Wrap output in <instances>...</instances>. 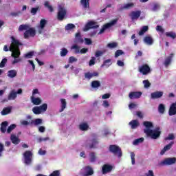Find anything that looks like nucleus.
<instances>
[{
  "label": "nucleus",
  "instance_id": "47",
  "mask_svg": "<svg viewBox=\"0 0 176 176\" xmlns=\"http://www.w3.org/2000/svg\"><path fill=\"white\" fill-rule=\"evenodd\" d=\"M78 61V58L75 56H70L69 57L68 63L69 64H74V63H76Z\"/></svg>",
  "mask_w": 176,
  "mask_h": 176
},
{
  "label": "nucleus",
  "instance_id": "33",
  "mask_svg": "<svg viewBox=\"0 0 176 176\" xmlns=\"http://www.w3.org/2000/svg\"><path fill=\"white\" fill-rule=\"evenodd\" d=\"M8 121H4L1 123V126L0 128L1 133H6V127H8Z\"/></svg>",
  "mask_w": 176,
  "mask_h": 176
},
{
  "label": "nucleus",
  "instance_id": "28",
  "mask_svg": "<svg viewBox=\"0 0 176 176\" xmlns=\"http://www.w3.org/2000/svg\"><path fill=\"white\" fill-rule=\"evenodd\" d=\"M129 126H131V129H137V127H138V126H140V122L137 120H133L129 122Z\"/></svg>",
  "mask_w": 176,
  "mask_h": 176
},
{
  "label": "nucleus",
  "instance_id": "43",
  "mask_svg": "<svg viewBox=\"0 0 176 176\" xmlns=\"http://www.w3.org/2000/svg\"><path fill=\"white\" fill-rule=\"evenodd\" d=\"M107 47H109V49H115L118 47V43L116 42L109 43L107 44Z\"/></svg>",
  "mask_w": 176,
  "mask_h": 176
},
{
  "label": "nucleus",
  "instance_id": "50",
  "mask_svg": "<svg viewBox=\"0 0 176 176\" xmlns=\"http://www.w3.org/2000/svg\"><path fill=\"white\" fill-rule=\"evenodd\" d=\"M165 141H171L173 140H175V136H174V134L170 133L168 137L164 138Z\"/></svg>",
  "mask_w": 176,
  "mask_h": 176
},
{
  "label": "nucleus",
  "instance_id": "46",
  "mask_svg": "<svg viewBox=\"0 0 176 176\" xmlns=\"http://www.w3.org/2000/svg\"><path fill=\"white\" fill-rule=\"evenodd\" d=\"M16 127V125L15 124H11L10 126H8L7 129V133L8 134H10V133H12V131H13V130H14Z\"/></svg>",
  "mask_w": 176,
  "mask_h": 176
},
{
  "label": "nucleus",
  "instance_id": "39",
  "mask_svg": "<svg viewBox=\"0 0 176 176\" xmlns=\"http://www.w3.org/2000/svg\"><path fill=\"white\" fill-rule=\"evenodd\" d=\"M74 28H76V26H75L74 23H68L65 27V31H70V30H74Z\"/></svg>",
  "mask_w": 176,
  "mask_h": 176
},
{
  "label": "nucleus",
  "instance_id": "60",
  "mask_svg": "<svg viewBox=\"0 0 176 176\" xmlns=\"http://www.w3.org/2000/svg\"><path fill=\"white\" fill-rule=\"evenodd\" d=\"M104 53H105V51H96V54H95V56L96 57H101V56H102V54H104Z\"/></svg>",
  "mask_w": 176,
  "mask_h": 176
},
{
  "label": "nucleus",
  "instance_id": "55",
  "mask_svg": "<svg viewBox=\"0 0 176 176\" xmlns=\"http://www.w3.org/2000/svg\"><path fill=\"white\" fill-rule=\"evenodd\" d=\"M160 9V4L159 3H155L153 5V7L152 8L153 12H157V10H159Z\"/></svg>",
  "mask_w": 176,
  "mask_h": 176
},
{
  "label": "nucleus",
  "instance_id": "1",
  "mask_svg": "<svg viewBox=\"0 0 176 176\" xmlns=\"http://www.w3.org/2000/svg\"><path fill=\"white\" fill-rule=\"evenodd\" d=\"M143 124L146 127V129H144V131L147 137H151L152 140H157V138L160 137V134H162L160 127H157L154 130L151 129L153 127V124L149 121H144Z\"/></svg>",
  "mask_w": 176,
  "mask_h": 176
},
{
  "label": "nucleus",
  "instance_id": "37",
  "mask_svg": "<svg viewBox=\"0 0 176 176\" xmlns=\"http://www.w3.org/2000/svg\"><path fill=\"white\" fill-rule=\"evenodd\" d=\"M10 112H12V109L10 107H6L1 111V115L5 116V115H8V113H10Z\"/></svg>",
  "mask_w": 176,
  "mask_h": 176
},
{
  "label": "nucleus",
  "instance_id": "36",
  "mask_svg": "<svg viewBox=\"0 0 176 176\" xmlns=\"http://www.w3.org/2000/svg\"><path fill=\"white\" fill-rule=\"evenodd\" d=\"M44 6L45 8H47V9H48L51 13L54 12L53 6H50V3H49V1H45Z\"/></svg>",
  "mask_w": 176,
  "mask_h": 176
},
{
  "label": "nucleus",
  "instance_id": "52",
  "mask_svg": "<svg viewBox=\"0 0 176 176\" xmlns=\"http://www.w3.org/2000/svg\"><path fill=\"white\" fill-rule=\"evenodd\" d=\"M34 51H31L24 55L25 58H32V56H34Z\"/></svg>",
  "mask_w": 176,
  "mask_h": 176
},
{
  "label": "nucleus",
  "instance_id": "63",
  "mask_svg": "<svg viewBox=\"0 0 176 176\" xmlns=\"http://www.w3.org/2000/svg\"><path fill=\"white\" fill-rule=\"evenodd\" d=\"M49 176H60V170H54Z\"/></svg>",
  "mask_w": 176,
  "mask_h": 176
},
{
  "label": "nucleus",
  "instance_id": "23",
  "mask_svg": "<svg viewBox=\"0 0 176 176\" xmlns=\"http://www.w3.org/2000/svg\"><path fill=\"white\" fill-rule=\"evenodd\" d=\"M144 43H146V45H149L150 46L153 45V38H152V36H146L144 38Z\"/></svg>",
  "mask_w": 176,
  "mask_h": 176
},
{
  "label": "nucleus",
  "instance_id": "2",
  "mask_svg": "<svg viewBox=\"0 0 176 176\" xmlns=\"http://www.w3.org/2000/svg\"><path fill=\"white\" fill-rule=\"evenodd\" d=\"M18 31L19 32L25 31L23 33L24 39H28L30 37L34 38V36L36 35V30H35V28H31V25L29 24H22L19 25Z\"/></svg>",
  "mask_w": 176,
  "mask_h": 176
},
{
  "label": "nucleus",
  "instance_id": "54",
  "mask_svg": "<svg viewBox=\"0 0 176 176\" xmlns=\"http://www.w3.org/2000/svg\"><path fill=\"white\" fill-rule=\"evenodd\" d=\"M133 7H134V3H128L124 6L123 9H130Z\"/></svg>",
  "mask_w": 176,
  "mask_h": 176
},
{
  "label": "nucleus",
  "instance_id": "8",
  "mask_svg": "<svg viewBox=\"0 0 176 176\" xmlns=\"http://www.w3.org/2000/svg\"><path fill=\"white\" fill-rule=\"evenodd\" d=\"M139 72L143 75H148L151 72V67L148 64H143L139 67Z\"/></svg>",
  "mask_w": 176,
  "mask_h": 176
},
{
  "label": "nucleus",
  "instance_id": "31",
  "mask_svg": "<svg viewBox=\"0 0 176 176\" xmlns=\"http://www.w3.org/2000/svg\"><path fill=\"white\" fill-rule=\"evenodd\" d=\"M79 129L81 131H87L89 130V124L87 123H82L79 125Z\"/></svg>",
  "mask_w": 176,
  "mask_h": 176
},
{
  "label": "nucleus",
  "instance_id": "53",
  "mask_svg": "<svg viewBox=\"0 0 176 176\" xmlns=\"http://www.w3.org/2000/svg\"><path fill=\"white\" fill-rule=\"evenodd\" d=\"M6 63H8V59L6 58L2 59L1 62L0 63V68L5 67V65H6Z\"/></svg>",
  "mask_w": 176,
  "mask_h": 176
},
{
  "label": "nucleus",
  "instance_id": "16",
  "mask_svg": "<svg viewBox=\"0 0 176 176\" xmlns=\"http://www.w3.org/2000/svg\"><path fill=\"white\" fill-rule=\"evenodd\" d=\"M113 168V166L109 164H104L102 168V174H108V173H111Z\"/></svg>",
  "mask_w": 176,
  "mask_h": 176
},
{
  "label": "nucleus",
  "instance_id": "32",
  "mask_svg": "<svg viewBox=\"0 0 176 176\" xmlns=\"http://www.w3.org/2000/svg\"><path fill=\"white\" fill-rule=\"evenodd\" d=\"M61 102V108L59 110V112H63L64 109L67 108V101H65V99H60Z\"/></svg>",
  "mask_w": 176,
  "mask_h": 176
},
{
  "label": "nucleus",
  "instance_id": "13",
  "mask_svg": "<svg viewBox=\"0 0 176 176\" xmlns=\"http://www.w3.org/2000/svg\"><path fill=\"white\" fill-rule=\"evenodd\" d=\"M46 24H47V21H46V19H41L40 21V24L38 26V34H42V32H43V30H45V27H46Z\"/></svg>",
  "mask_w": 176,
  "mask_h": 176
},
{
  "label": "nucleus",
  "instance_id": "41",
  "mask_svg": "<svg viewBox=\"0 0 176 176\" xmlns=\"http://www.w3.org/2000/svg\"><path fill=\"white\" fill-rule=\"evenodd\" d=\"M166 111V107L164 106V104H160L159 107H158V112H160V113H164Z\"/></svg>",
  "mask_w": 176,
  "mask_h": 176
},
{
  "label": "nucleus",
  "instance_id": "35",
  "mask_svg": "<svg viewBox=\"0 0 176 176\" xmlns=\"http://www.w3.org/2000/svg\"><path fill=\"white\" fill-rule=\"evenodd\" d=\"M165 35L167 38H171V39H175L176 38V34L174 32H166Z\"/></svg>",
  "mask_w": 176,
  "mask_h": 176
},
{
  "label": "nucleus",
  "instance_id": "19",
  "mask_svg": "<svg viewBox=\"0 0 176 176\" xmlns=\"http://www.w3.org/2000/svg\"><path fill=\"white\" fill-rule=\"evenodd\" d=\"M85 173H84L83 176H90L94 174V170H93V168L90 166H87L85 167Z\"/></svg>",
  "mask_w": 176,
  "mask_h": 176
},
{
  "label": "nucleus",
  "instance_id": "12",
  "mask_svg": "<svg viewBox=\"0 0 176 176\" xmlns=\"http://www.w3.org/2000/svg\"><path fill=\"white\" fill-rule=\"evenodd\" d=\"M85 42L83 37H82V34L80 32L76 33L74 38V43H80L82 45Z\"/></svg>",
  "mask_w": 176,
  "mask_h": 176
},
{
  "label": "nucleus",
  "instance_id": "48",
  "mask_svg": "<svg viewBox=\"0 0 176 176\" xmlns=\"http://www.w3.org/2000/svg\"><path fill=\"white\" fill-rule=\"evenodd\" d=\"M122 54H124V52H123V50H118L116 51V52H115V58H118V57H119V56H122Z\"/></svg>",
  "mask_w": 176,
  "mask_h": 176
},
{
  "label": "nucleus",
  "instance_id": "20",
  "mask_svg": "<svg viewBox=\"0 0 176 176\" xmlns=\"http://www.w3.org/2000/svg\"><path fill=\"white\" fill-rule=\"evenodd\" d=\"M10 140L14 144V145H19L21 142L20 138H19V137L16 136L14 134H11Z\"/></svg>",
  "mask_w": 176,
  "mask_h": 176
},
{
  "label": "nucleus",
  "instance_id": "61",
  "mask_svg": "<svg viewBox=\"0 0 176 176\" xmlns=\"http://www.w3.org/2000/svg\"><path fill=\"white\" fill-rule=\"evenodd\" d=\"M157 31L161 32L162 34H164V29L161 25H157L156 27Z\"/></svg>",
  "mask_w": 176,
  "mask_h": 176
},
{
  "label": "nucleus",
  "instance_id": "22",
  "mask_svg": "<svg viewBox=\"0 0 176 176\" xmlns=\"http://www.w3.org/2000/svg\"><path fill=\"white\" fill-rule=\"evenodd\" d=\"M98 75H99V74L97 72H94V73H90V72H88L85 74V78L86 79H89V80H90V79H91V78H94V76H98Z\"/></svg>",
  "mask_w": 176,
  "mask_h": 176
},
{
  "label": "nucleus",
  "instance_id": "45",
  "mask_svg": "<svg viewBox=\"0 0 176 176\" xmlns=\"http://www.w3.org/2000/svg\"><path fill=\"white\" fill-rule=\"evenodd\" d=\"M38 108H40L41 112H46L47 111V104L44 103L42 105L39 106Z\"/></svg>",
  "mask_w": 176,
  "mask_h": 176
},
{
  "label": "nucleus",
  "instance_id": "9",
  "mask_svg": "<svg viewBox=\"0 0 176 176\" xmlns=\"http://www.w3.org/2000/svg\"><path fill=\"white\" fill-rule=\"evenodd\" d=\"M32 156H34V154L32 153V152H31V151H25V153H23V157L25 159V163L26 164H31L32 162Z\"/></svg>",
  "mask_w": 176,
  "mask_h": 176
},
{
  "label": "nucleus",
  "instance_id": "3",
  "mask_svg": "<svg viewBox=\"0 0 176 176\" xmlns=\"http://www.w3.org/2000/svg\"><path fill=\"white\" fill-rule=\"evenodd\" d=\"M12 43L10 46V52H12V57L19 58L20 57V46H23V43L14 36H11Z\"/></svg>",
  "mask_w": 176,
  "mask_h": 176
},
{
  "label": "nucleus",
  "instance_id": "42",
  "mask_svg": "<svg viewBox=\"0 0 176 176\" xmlns=\"http://www.w3.org/2000/svg\"><path fill=\"white\" fill-rule=\"evenodd\" d=\"M32 112L34 113V115H41V111L39 107H34L32 108Z\"/></svg>",
  "mask_w": 176,
  "mask_h": 176
},
{
  "label": "nucleus",
  "instance_id": "4",
  "mask_svg": "<svg viewBox=\"0 0 176 176\" xmlns=\"http://www.w3.org/2000/svg\"><path fill=\"white\" fill-rule=\"evenodd\" d=\"M65 16H67V9L64 6H59L58 8L57 20L63 21L65 19Z\"/></svg>",
  "mask_w": 176,
  "mask_h": 176
},
{
  "label": "nucleus",
  "instance_id": "64",
  "mask_svg": "<svg viewBox=\"0 0 176 176\" xmlns=\"http://www.w3.org/2000/svg\"><path fill=\"white\" fill-rule=\"evenodd\" d=\"M21 124L22 126H28V124H31V122H28L27 120H21Z\"/></svg>",
  "mask_w": 176,
  "mask_h": 176
},
{
  "label": "nucleus",
  "instance_id": "24",
  "mask_svg": "<svg viewBox=\"0 0 176 176\" xmlns=\"http://www.w3.org/2000/svg\"><path fill=\"white\" fill-rule=\"evenodd\" d=\"M91 144H85V146L87 148V146H89V148L90 149H93V148H96V145H98V140L97 138L93 139L91 141Z\"/></svg>",
  "mask_w": 176,
  "mask_h": 176
},
{
  "label": "nucleus",
  "instance_id": "21",
  "mask_svg": "<svg viewBox=\"0 0 176 176\" xmlns=\"http://www.w3.org/2000/svg\"><path fill=\"white\" fill-rule=\"evenodd\" d=\"M173 145H174V142H170L168 144L165 146L164 148L161 151L160 155H164V153H166L167 151H170Z\"/></svg>",
  "mask_w": 176,
  "mask_h": 176
},
{
  "label": "nucleus",
  "instance_id": "14",
  "mask_svg": "<svg viewBox=\"0 0 176 176\" xmlns=\"http://www.w3.org/2000/svg\"><path fill=\"white\" fill-rule=\"evenodd\" d=\"M131 20H138L141 16V10L132 11L129 14Z\"/></svg>",
  "mask_w": 176,
  "mask_h": 176
},
{
  "label": "nucleus",
  "instance_id": "51",
  "mask_svg": "<svg viewBox=\"0 0 176 176\" xmlns=\"http://www.w3.org/2000/svg\"><path fill=\"white\" fill-rule=\"evenodd\" d=\"M90 157V162L91 163L96 162V153L94 152H92L89 154Z\"/></svg>",
  "mask_w": 176,
  "mask_h": 176
},
{
  "label": "nucleus",
  "instance_id": "57",
  "mask_svg": "<svg viewBox=\"0 0 176 176\" xmlns=\"http://www.w3.org/2000/svg\"><path fill=\"white\" fill-rule=\"evenodd\" d=\"M131 159L132 164H135V154L134 153V152L131 153Z\"/></svg>",
  "mask_w": 176,
  "mask_h": 176
},
{
  "label": "nucleus",
  "instance_id": "26",
  "mask_svg": "<svg viewBox=\"0 0 176 176\" xmlns=\"http://www.w3.org/2000/svg\"><path fill=\"white\" fill-rule=\"evenodd\" d=\"M174 56V54H170L169 56L166 57L164 61L165 67H168L171 64V61L173 60V57Z\"/></svg>",
  "mask_w": 176,
  "mask_h": 176
},
{
  "label": "nucleus",
  "instance_id": "49",
  "mask_svg": "<svg viewBox=\"0 0 176 176\" xmlns=\"http://www.w3.org/2000/svg\"><path fill=\"white\" fill-rule=\"evenodd\" d=\"M141 142H144V138L135 139L133 141V145H138V144H141Z\"/></svg>",
  "mask_w": 176,
  "mask_h": 176
},
{
  "label": "nucleus",
  "instance_id": "11",
  "mask_svg": "<svg viewBox=\"0 0 176 176\" xmlns=\"http://www.w3.org/2000/svg\"><path fill=\"white\" fill-rule=\"evenodd\" d=\"M17 94H23V89H19L16 92L14 89L12 90L8 95V100L10 101L12 100H16V98H17Z\"/></svg>",
  "mask_w": 176,
  "mask_h": 176
},
{
  "label": "nucleus",
  "instance_id": "59",
  "mask_svg": "<svg viewBox=\"0 0 176 176\" xmlns=\"http://www.w3.org/2000/svg\"><path fill=\"white\" fill-rule=\"evenodd\" d=\"M112 65V63H111V59H107L104 61L103 64L102 65V67H104V65H108V67H109V65Z\"/></svg>",
  "mask_w": 176,
  "mask_h": 176
},
{
  "label": "nucleus",
  "instance_id": "44",
  "mask_svg": "<svg viewBox=\"0 0 176 176\" xmlns=\"http://www.w3.org/2000/svg\"><path fill=\"white\" fill-rule=\"evenodd\" d=\"M60 54L61 57H65V56L68 54V50H67L65 47L62 48Z\"/></svg>",
  "mask_w": 176,
  "mask_h": 176
},
{
  "label": "nucleus",
  "instance_id": "7",
  "mask_svg": "<svg viewBox=\"0 0 176 176\" xmlns=\"http://www.w3.org/2000/svg\"><path fill=\"white\" fill-rule=\"evenodd\" d=\"M116 23H118V19H113L109 23H107L103 25L98 33L99 35H101V34H104V32H105V30H108V28H111V27H112L113 25H115Z\"/></svg>",
  "mask_w": 176,
  "mask_h": 176
},
{
  "label": "nucleus",
  "instance_id": "15",
  "mask_svg": "<svg viewBox=\"0 0 176 176\" xmlns=\"http://www.w3.org/2000/svg\"><path fill=\"white\" fill-rule=\"evenodd\" d=\"M163 94H164L163 91H157L151 93V97L152 100H157L159 98H162V97H163Z\"/></svg>",
  "mask_w": 176,
  "mask_h": 176
},
{
  "label": "nucleus",
  "instance_id": "40",
  "mask_svg": "<svg viewBox=\"0 0 176 176\" xmlns=\"http://www.w3.org/2000/svg\"><path fill=\"white\" fill-rule=\"evenodd\" d=\"M71 49H74L75 50L74 52L76 54H79V53L80 52V47H79L78 45L75 44V45H73L72 47H71Z\"/></svg>",
  "mask_w": 176,
  "mask_h": 176
},
{
  "label": "nucleus",
  "instance_id": "18",
  "mask_svg": "<svg viewBox=\"0 0 176 176\" xmlns=\"http://www.w3.org/2000/svg\"><path fill=\"white\" fill-rule=\"evenodd\" d=\"M168 115L169 116H174V115H176V102L171 104L169 108Z\"/></svg>",
  "mask_w": 176,
  "mask_h": 176
},
{
  "label": "nucleus",
  "instance_id": "29",
  "mask_svg": "<svg viewBox=\"0 0 176 176\" xmlns=\"http://www.w3.org/2000/svg\"><path fill=\"white\" fill-rule=\"evenodd\" d=\"M43 120L41 118H36L34 120L30 121V124H34V126H39V124H42Z\"/></svg>",
  "mask_w": 176,
  "mask_h": 176
},
{
  "label": "nucleus",
  "instance_id": "58",
  "mask_svg": "<svg viewBox=\"0 0 176 176\" xmlns=\"http://www.w3.org/2000/svg\"><path fill=\"white\" fill-rule=\"evenodd\" d=\"M38 10H39V7L32 8L31 9L30 13H32L33 14V16H35V14H36Z\"/></svg>",
  "mask_w": 176,
  "mask_h": 176
},
{
  "label": "nucleus",
  "instance_id": "62",
  "mask_svg": "<svg viewBox=\"0 0 176 176\" xmlns=\"http://www.w3.org/2000/svg\"><path fill=\"white\" fill-rule=\"evenodd\" d=\"M84 41L85 42V45H90L91 43H93V41L89 38H84Z\"/></svg>",
  "mask_w": 176,
  "mask_h": 176
},
{
  "label": "nucleus",
  "instance_id": "6",
  "mask_svg": "<svg viewBox=\"0 0 176 176\" xmlns=\"http://www.w3.org/2000/svg\"><path fill=\"white\" fill-rule=\"evenodd\" d=\"M109 151L111 153L118 155V157H122V148L116 144H111L109 146Z\"/></svg>",
  "mask_w": 176,
  "mask_h": 176
},
{
  "label": "nucleus",
  "instance_id": "27",
  "mask_svg": "<svg viewBox=\"0 0 176 176\" xmlns=\"http://www.w3.org/2000/svg\"><path fill=\"white\" fill-rule=\"evenodd\" d=\"M80 3L84 9L90 8V0H80Z\"/></svg>",
  "mask_w": 176,
  "mask_h": 176
},
{
  "label": "nucleus",
  "instance_id": "17",
  "mask_svg": "<svg viewBox=\"0 0 176 176\" xmlns=\"http://www.w3.org/2000/svg\"><path fill=\"white\" fill-rule=\"evenodd\" d=\"M142 96V92L140 91H132L129 94V98L131 100H134V98H140Z\"/></svg>",
  "mask_w": 176,
  "mask_h": 176
},
{
  "label": "nucleus",
  "instance_id": "34",
  "mask_svg": "<svg viewBox=\"0 0 176 176\" xmlns=\"http://www.w3.org/2000/svg\"><path fill=\"white\" fill-rule=\"evenodd\" d=\"M91 86L93 89H97L101 86V83L98 80H94L91 82Z\"/></svg>",
  "mask_w": 176,
  "mask_h": 176
},
{
  "label": "nucleus",
  "instance_id": "5",
  "mask_svg": "<svg viewBox=\"0 0 176 176\" xmlns=\"http://www.w3.org/2000/svg\"><path fill=\"white\" fill-rule=\"evenodd\" d=\"M98 27H100V25H97V22L94 21H89L87 24H85L82 31H84V32H87L89 30H97Z\"/></svg>",
  "mask_w": 176,
  "mask_h": 176
},
{
  "label": "nucleus",
  "instance_id": "10",
  "mask_svg": "<svg viewBox=\"0 0 176 176\" xmlns=\"http://www.w3.org/2000/svg\"><path fill=\"white\" fill-rule=\"evenodd\" d=\"M176 164L175 157H168L165 158L163 161L160 162L161 166H172V164Z\"/></svg>",
  "mask_w": 176,
  "mask_h": 176
},
{
  "label": "nucleus",
  "instance_id": "38",
  "mask_svg": "<svg viewBox=\"0 0 176 176\" xmlns=\"http://www.w3.org/2000/svg\"><path fill=\"white\" fill-rule=\"evenodd\" d=\"M148 30H149V28L148 27V25L142 26V29L139 32V35L140 36L144 35V34H145V32H146Z\"/></svg>",
  "mask_w": 176,
  "mask_h": 176
},
{
  "label": "nucleus",
  "instance_id": "30",
  "mask_svg": "<svg viewBox=\"0 0 176 176\" xmlns=\"http://www.w3.org/2000/svg\"><path fill=\"white\" fill-rule=\"evenodd\" d=\"M8 78H16L17 76V71L12 69L8 72Z\"/></svg>",
  "mask_w": 176,
  "mask_h": 176
},
{
  "label": "nucleus",
  "instance_id": "25",
  "mask_svg": "<svg viewBox=\"0 0 176 176\" xmlns=\"http://www.w3.org/2000/svg\"><path fill=\"white\" fill-rule=\"evenodd\" d=\"M31 101L34 105H41L42 104V100L39 98H35L34 96H31Z\"/></svg>",
  "mask_w": 176,
  "mask_h": 176
},
{
  "label": "nucleus",
  "instance_id": "56",
  "mask_svg": "<svg viewBox=\"0 0 176 176\" xmlns=\"http://www.w3.org/2000/svg\"><path fill=\"white\" fill-rule=\"evenodd\" d=\"M143 84L144 85L145 89H148V87H151V82H149V80H143Z\"/></svg>",
  "mask_w": 176,
  "mask_h": 176
}]
</instances>
